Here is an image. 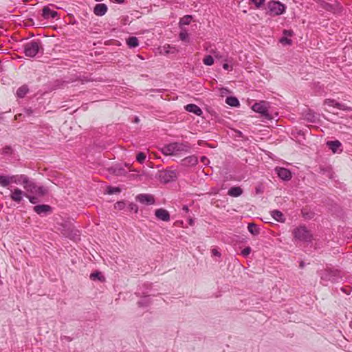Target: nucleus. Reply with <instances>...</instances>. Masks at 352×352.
Instances as JSON below:
<instances>
[{
  "label": "nucleus",
  "mask_w": 352,
  "mask_h": 352,
  "mask_svg": "<svg viewBox=\"0 0 352 352\" xmlns=\"http://www.w3.org/2000/svg\"><path fill=\"white\" fill-rule=\"evenodd\" d=\"M292 234L296 240L302 242H311L313 239L312 234L305 226H300L294 228Z\"/></svg>",
  "instance_id": "f257e3e1"
},
{
  "label": "nucleus",
  "mask_w": 352,
  "mask_h": 352,
  "mask_svg": "<svg viewBox=\"0 0 352 352\" xmlns=\"http://www.w3.org/2000/svg\"><path fill=\"white\" fill-rule=\"evenodd\" d=\"M267 7L268 9V14L272 16H278L285 12L286 6L278 1H270Z\"/></svg>",
  "instance_id": "f03ea898"
},
{
  "label": "nucleus",
  "mask_w": 352,
  "mask_h": 352,
  "mask_svg": "<svg viewBox=\"0 0 352 352\" xmlns=\"http://www.w3.org/2000/svg\"><path fill=\"white\" fill-rule=\"evenodd\" d=\"M42 48L41 43L39 40H32L24 45V53L26 56L33 58Z\"/></svg>",
  "instance_id": "7ed1b4c3"
},
{
  "label": "nucleus",
  "mask_w": 352,
  "mask_h": 352,
  "mask_svg": "<svg viewBox=\"0 0 352 352\" xmlns=\"http://www.w3.org/2000/svg\"><path fill=\"white\" fill-rule=\"evenodd\" d=\"M62 226L61 233L64 236L74 241L80 239L79 231L75 229L72 225L68 223Z\"/></svg>",
  "instance_id": "20e7f679"
},
{
  "label": "nucleus",
  "mask_w": 352,
  "mask_h": 352,
  "mask_svg": "<svg viewBox=\"0 0 352 352\" xmlns=\"http://www.w3.org/2000/svg\"><path fill=\"white\" fill-rule=\"evenodd\" d=\"M268 104L265 101H261L256 102L252 107V110L255 112L259 113L267 120L272 119V116L268 113Z\"/></svg>",
  "instance_id": "39448f33"
},
{
  "label": "nucleus",
  "mask_w": 352,
  "mask_h": 352,
  "mask_svg": "<svg viewBox=\"0 0 352 352\" xmlns=\"http://www.w3.org/2000/svg\"><path fill=\"white\" fill-rule=\"evenodd\" d=\"M340 276V272L338 270L326 269L322 274L321 278L331 282L336 281L337 278Z\"/></svg>",
  "instance_id": "423d86ee"
},
{
  "label": "nucleus",
  "mask_w": 352,
  "mask_h": 352,
  "mask_svg": "<svg viewBox=\"0 0 352 352\" xmlns=\"http://www.w3.org/2000/svg\"><path fill=\"white\" fill-rule=\"evenodd\" d=\"M11 180L12 182L23 184V188L25 190H27L28 188L31 187V185L32 186V181H30L29 178L25 175L11 176Z\"/></svg>",
  "instance_id": "0eeeda50"
},
{
  "label": "nucleus",
  "mask_w": 352,
  "mask_h": 352,
  "mask_svg": "<svg viewBox=\"0 0 352 352\" xmlns=\"http://www.w3.org/2000/svg\"><path fill=\"white\" fill-rule=\"evenodd\" d=\"M324 104L329 107L337 108L340 110L350 111L352 110L351 107H348L344 104L340 103L334 99L327 98L324 100Z\"/></svg>",
  "instance_id": "6e6552de"
},
{
  "label": "nucleus",
  "mask_w": 352,
  "mask_h": 352,
  "mask_svg": "<svg viewBox=\"0 0 352 352\" xmlns=\"http://www.w3.org/2000/svg\"><path fill=\"white\" fill-rule=\"evenodd\" d=\"M136 200L141 204L153 205L155 203V199L152 195L140 194L136 197Z\"/></svg>",
  "instance_id": "1a4fd4ad"
},
{
  "label": "nucleus",
  "mask_w": 352,
  "mask_h": 352,
  "mask_svg": "<svg viewBox=\"0 0 352 352\" xmlns=\"http://www.w3.org/2000/svg\"><path fill=\"white\" fill-rule=\"evenodd\" d=\"M31 187L27 188V191L35 193L39 196H44L47 193V190L43 186H38L32 182Z\"/></svg>",
  "instance_id": "9d476101"
},
{
  "label": "nucleus",
  "mask_w": 352,
  "mask_h": 352,
  "mask_svg": "<svg viewBox=\"0 0 352 352\" xmlns=\"http://www.w3.org/2000/svg\"><path fill=\"white\" fill-rule=\"evenodd\" d=\"M34 211L39 215L47 214L52 212V208L45 204L37 205L34 207Z\"/></svg>",
  "instance_id": "9b49d317"
},
{
  "label": "nucleus",
  "mask_w": 352,
  "mask_h": 352,
  "mask_svg": "<svg viewBox=\"0 0 352 352\" xmlns=\"http://www.w3.org/2000/svg\"><path fill=\"white\" fill-rule=\"evenodd\" d=\"M155 215L157 219L164 221H168L170 220L169 212L164 208L157 209L155 212Z\"/></svg>",
  "instance_id": "f8f14e48"
},
{
  "label": "nucleus",
  "mask_w": 352,
  "mask_h": 352,
  "mask_svg": "<svg viewBox=\"0 0 352 352\" xmlns=\"http://www.w3.org/2000/svg\"><path fill=\"white\" fill-rule=\"evenodd\" d=\"M176 154L179 152H188L190 146L188 142H173Z\"/></svg>",
  "instance_id": "ddd939ff"
},
{
  "label": "nucleus",
  "mask_w": 352,
  "mask_h": 352,
  "mask_svg": "<svg viewBox=\"0 0 352 352\" xmlns=\"http://www.w3.org/2000/svg\"><path fill=\"white\" fill-rule=\"evenodd\" d=\"M42 16L44 19H54L58 16V14L56 11L51 10L48 6H45L43 10Z\"/></svg>",
  "instance_id": "4468645a"
},
{
  "label": "nucleus",
  "mask_w": 352,
  "mask_h": 352,
  "mask_svg": "<svg viewBox=\"0 0 352 352\" xmlns=\"http://www.w3.org/2000/svg\"><path fill=\"white\" fill-rule=\"evenodd\" d=\"M277 174L278 177L283 180H289L292 177L291 172L285 168H279L277 169Z\"/></svg>",
  "instance_id": "2eb2a0df"
},
{
  "label": "nucleus",
  "mask_w": 352,
  "mask_h": 352,
  "mask_svg": "<svg viewBox=\"0 0 352 352\" xmlns=\"http://www.w3.org/2000/svg\"><path fill=\"white\" fill-rule=\"evenodd\" d=\"M182 162V165H184V166H195L197 164L198 159L196 156L191 155V156H188V157H186L184 159H183Z\"/></svg>",
  "instance_id": "dca6fc26"
},
{
  "label": "nucleus",
  "mask_w": 352,
  "mask_h": 352,
  "mask_svg": "<svg viewBox=\"0 0 352 352\" xmlns=\"http://www.w3.org/2000/svg\"><path fill=\"white\" fill-rule=\"evenodd\" d=\"M161 151L165 155H173L176 154L173 142L164 145L161 148Z\"/></svg>",
  "instance_id": "f3484780"
},
{
  "label": "nucleus",
  "mask_w": 352,
  "mask_h": 352,
  "mask_svg": "<svg viewBox=\"0 0 352 352\" xmlns=\"http://www.w3.org/2000/svg\"><path fill=\"white\" fill-rule=\"evenodd\" d=\"M23 191L19 188H15L10 195V198L12 200L20 203L23 199Z\"/></svg>",
  "instance_id": "a211bd4d"
},
{
  "label": "nucleus",
  "mask_w": 352,
  "mask_h": 352,
  "mask_svg": "<svg viewBox=\"0 0 352 352\" xmlns=\"http://www.w3.org/2000/svg\"><path fill=\"white\" fill-rule=\"evenodd\" d=\"M107 11V7L104 3H98L94 7V14L97 16H102L104 15Z\"/></svg>",
  "instance_id": "6ab92c4d"
},
{
  "label": "nucleus",
  "mask_w": 352,
  "mask_h": 352,
  "mask_svg": "<svg viewBox=\"0 0 352 352\" xmlns=\"http://www.w3.org/2000/svg\"><path fill=\"white\" fill-rule=\"evenodd\" d=\"M185 109L188 111L195 113L197 116H201L202 114V110L195 104H188L185 106Z\"/></svg>",
  "instance_id": "aec40b11"
},
{
  "label": "nucleus",
  "mask_w": 352,
  "mask_h": 352,
  "mask_svg": "<svg viewBox=\"0 0 352 352\" xmlns=\"http://www.w3.org/2000/svg\"><path fill=\"white\" fill-rule=\"evenodd\" d=\"M327 146L333 153H336L338 151V149L342 146V144L338 140L328 141L327 142Z\"/></svg>",
  "instance_id": "412c9836"
},
{
  "label": "nucleus",
  "mask_w": 352,
  "mask_h": 352,
  "mask_svg": "<svg viewBox=\"0 0 352 352\" xmlns=\"http://www.w3.org/2000/svg\"><path fill=\"white\" fill-rule=\"evenodd\" d=\"M242 193H243V190L239 186L232 187L228 190V195H230L231 197H239L240 195H242Z\"/></svg>",
  "instance_id": "4be33fe9"
},
{
  "label": "nucleus",
  "mask_w": 352,
  "mask_h": 352,
  "mask_svg": "<svg viewBox=\"0 0 352 352\" xmlns=\"http://www.w3.org/2000/svg\"><path fill=\"white\" fill-rule=\"evenodd\" d=\"M29 92V88L27 85H23L16 90V96L19 98H23Z\"/></svg>",
  "instance_id": "5701e85b"
},
{
  "label": "nucleus",
  "mask_w": 352,
  "mask_h": 352,
  "mask_svg": "<svg viewBox=\"0 0 352 352\" xmlns=\"http://www.w3.org/2000/svg\"><path fill=\"white\" fill-rule=\"evenodd\" d=\"M272 216L275 220H276L278 222L283 223L285 221L283 214L279 210H273L272 212Z\"/></svg>",
  "instance_id": "b1692460"
},
{
  "label": "nucleus",
  "mask_w": 352,
  "mask_h": 352,
  "mask_svg": "<svg viewBox=\"0 0 352 352\" xmlns=\"http://www.w3.org/2000/svg\"><path fill=\"white\" fill-rule=\"evenodd\" d=\"M126 44L129 47H136L139 45V41L135 36H131L126 39Z\"/></svg>",
  "instance_id": "393cba45"
},
{
  "label": "nucleus",
  "mask_w": 352,
  "mask_h": 352,
  "mask_svg": "<svg viewBox=\"0 0 352 352\" xmlns=\"http://www.w3.org/2000/svg\"><path fill=\"white\" fill-rule=\"evenodd\" d=\"M248 231L253 235H258L260 233V229L257 225L254 223H250L248 226Z\"/></svg>",
  "instance_id": "a878e982"
},
{
  "label": "nucleus",
  "mask_w": 352,
  "mask_h": 352,
  "mask_svg": "<svg viewBox=\"0 0 352 352\" xmlns=\"http://www.w3.org/2000/svg\"><path fill=\"white\" fill-rule=\"evenodd\" d=\"M226 102L228 105L231 107H238L240 104L239 100L236 98L232 96L228 97L226 100Z\"/></svg>",
  "instance_id": "bb28decb"
},
{
  "label": "nucleus",
  "mask_w": 352,
  "mask_h": 352,
  "mask_svg": "<svg viewBox=\"0 0 352 352\" xmlns=\"http://www.w3.org/2000/svg\"><path fill=\"white\" fill-rule=\"evenodd\" d=\"M12 182L11 177L0 175V185L6 187Z\"/></svg>",
  "instance_id": "cd10ccee"
},
{
  "label": "nucleus",
  "mask_w": 352,
  "mask_h": 352,
  "mask_svg": "<svg viewBox=\"0 0 352 352\" xmlns=\"http://www.w3.org/2000/svg\"><path fill=\"white\" fill-rule=\"evenodd\" d=\"M192 16L191 15H185L181 18L179 21V26L182 28V25H189L192 21Z\"/></svg>",
  "instance_id": "c85d7f7f"
},
{
  "label": "nucleus",
  "mask_w": 352,
  "mask_h": 352,
  "mask_svg": "<svg viewBox=\"0 0 352 352\" xmlns=\"http://www.w3.org/2000/svg\"><path fill=\"white\" fill-rule=\"evenodd\" d=\"M90 278L94 280L98 279L100 281H104L105 280L104 277L99 272L91 273L90 275Z\"/></svg>",
  "instance_id": "c756f323"
},
{
  "label": "nucleus",
  "mask_w": 352,
  "mask_h": 352,
  "mask_svg": "<svg viewBox=\"0 0 352 352\" xmlns=\"http://www.w3.org/2000/svg\"><path fill=\"white\" fill-rule=\"evenodd\" d=\"M203 63L206 65H208V66H210L214 64V59L212 58V56L210 55H207L206 56L204 59H203Z\"/></svg>",
  "instance_id": "7c9ffc66"
},
{
  "label": "nucleus",
  "mask_w": 352,
  "mask_h": 352,
  "mask_svg": "<svg viewBox=\"0 0 352 352\" xmlns=\"http://www.w3.org/2000/svg\"><path fill=\"white\" fill-rule=\"evenodd\" d=\"M121 190L118 187H112V186H108L107 188V192L109 195H112L114 193H119L120 192Z\"/></svg>",
  "instance_id": "2f4dec72"
},
{
  "label": "nucleus",
  "mask_w": 352,
  "mask_h": 352,
  "mask_svg": "<svg viewBox=\"0 0 352 352\" xmlns=\"http://www.w3.org/2000/svg\"><path fill=\"white\" fill-rule=\"evenodd\" d=\"M146 154L143 152H140L136 156V160L140 164H142L146 160Z\"/></svg>",
  "instance_id": "473e14b6"
},
{
  "label": "nucleus",
  "mask_w": 352,
  "mask_h": 352,
  "mask_svg": "<svg viewBox=\"0 0 352 352\" xmlns=\"http://www.w3.org/2000/svg\"><path fill=\"white\" fill-rule=\"evenodd\" d=\"M250 2L254 3L257 9L261 8L264 5L265 0H250Z\"/></svg>",
  "instance_id": "72a5a7b5"
},
{
  "label": "nucleus",
  "mask_w": 352,
  "mask_h": 352,
  "mask_svg": "<svg viewBox=\"0 0 352 352\" xmlns=\"http://www.w3.org/2000/svg\"><path fill=\"white\" fill-rule=\"evenodd\" d=\"M179 38L183 41H188V33L187 32V31L186 30H182L180 33H179Z\"/></svg>",
  "instance_id": "f704fd0d"
},
{
  "label": "nucleus",
  "mask_w": 352,
  "mask_h": 352,
  "mask_svg": "<svg viewBox=\"0 0 352 352\" xmlns=\"http://www.w3.org/2000/svg\"><path fill=\"white\" fill-rule=\"evenodd\" d=\"M125 203L124 201H117L115 204H114V208L116 210H122L125 207Z\"/></svg>",
  "instance_id": "c9c22d12"
},
{
  "label": "nucleus",
  "mask_w": 352,
  "mask_h": 352,
  "mask_svg": "<svg viewBox=\"0 0 352 352\" xmlns=\"http://www.w3.org/2000/svg\"><path fill=\"white\" fill-rule=\"evenodd\" d=\"M251 252V248L250 247H246L241 251V254L243 256H248Z\"/></svg>",
  "instance_id": "e433bc0d"
},
{
  "label": "nucleus",
  "mask_w": 352,
  "mask_h": 352,
  "mask_svg": "<svg viewBox=\"0 0 352 352\" xmlns=\"http://www.w3.org/2000/svg\"><path fill=\"white\" fill-rule=\"evenodd\" d=\"M129 208L131 210L134 211L135 213L138 212V207L136 204L131 203L129 204Z\"/></svg>",
  "instance_id": "4c0bfd02"
},
{
  "label": "nucleus",
  "mask_w": 352,
  "mask_h": 352,
  "mask_svg": "<svg viewBox=\"0 0 352 352\" xmlns=\"http://www.w3.org/2000/svg\"><path fill=\"white\" fill-rule=\"evenodd\" d=\"M280 43H285L288 45H291L292 43V41L289 38H287V37H283L282 38H280Z\"/></svg>",
  "instance_id": "58836bf2"
},
{
  "label": "nucleus",
  "mask_w": 352,
  "mask_h": 352,
  "mask_svg": "<svg viewBox=\"0 0 352 352\" xmlns=\"http://www.w3.org/2000/svg\"><path fill=\"white\" fill-rule=\"evenodd\" d=\"M30 200V201L32 203V204H36L38 201V199L37 197H34V196H27Z\"/></svg>",
  "instance_id": "ea45409f"
},
{
  "label": "nucleus",
  "mask_w": 352,
  "mask_h": 352,
  "mask_svg": "<svg viewBox=\"0 0 352 352\" xmlns=\"http://www.w3.org/2000/svg\"><path fill=\"white\" fill-rule=\"evenodd\" d=\"M305 209L302 210V216L305 217V218H308V219H311L313 218L314 217V214L313 213H311L310 214H308V213H306L305 212Z\"/></svg>",
  "instance_id": "a19ab883"
},
{
  "label": "nucleus",
  "mask_w": 352,
  "mask_h": 352,
  "mask_svg": "<svg viewBox=\"0 0 352 352\" xmlns=\"http://www.w3.org/2000/svg\"><path fill=\"white\" fill-rule=\"evenodd\" d=\"M294 32L292 30H283V34L287 36H292L293 35Z\"/></svg>",
  "instance_id": "79ce46f5"
},
{
  "label": "nucleus",
  "mask_w": 352,
  "mask_h": 352,
  "mask_svg": "<svg viewBox=\"0 0 352 352\" xmlns=\"http://www.w3.org/2000/svg\"><path fill=\"white\" fill-rule=\"evenodd\" d=\"M212 254L213 256L220 257L221 254L215 248L212 250Z\"/></svg>",
  "instance_id": "37998d69"
},
{
  "label": "nucleus",
  "mask_w": 352,
  "mask_h": 352,
  "mask_svg": "<svg viewBox=\"0 0 352 352\" xmlns=\"http://www.w3.org/2000/svg\"><path fill=\"white\" fill-rule=\"evenodd\" d=\"M263 192V187L261 185H259L256 187V194H261Z\"/></svg>",
  "instance_id": "c03bdc74"
},
{
  "label": "nucleus",
  "mask_w": 352,
  "mask_h": 352,
  "mask_svg": "<svg viewBox=\"0 0 352 352\" xmlns=\"http://www.w3.org/2000/svg\"><path fill=\"white\" fill-rule=\"evenodd\" d=\"M342 291L346 294H349L351 291V288L350 287H343V288H342Z\"/></svg>",
  "instance_id": "a18cd8bd"
},
{
  "label": "nucleus",
  "mask_w": 352,
  "mask_h": 352,
  "mask_svg": "<svg viewBox=\"0 0 352 352\" xmlns=\"http://www.w3.org/2000/svg\"><path fill=\"white\" fill-rule=\"evenodd\" d=\"M223 68L224 69L228 70L230 68V65L228 63H224L223 65Z\"/></svg>",
  "instance_id": "49530a36"
},
{
  "label": "nucleus",
  "mask_w": 352,
  "mask_h": 352,
  "mask_svg": "<svg viewBox=\"0 0 352 352\" xmlns=\"http://www.w3.org/2000/svg\"><path fill=\"white\" fill-rule=\"evenodd\" d=\"M210 52H211V53H213L216 57H218V55L217 54V52H216V51H214V50H211V51H210Z\"/></svg>",
  "instance_id": "de8ad7c7"
},
{
  "label": "nucleus",
  "mask_w": 352,
  "mask_h": 352,
  "mask_svg": "<svg viewBox=\"0 0 352 352\" xmlns=\"http://www.w3.org/2000/svg\"><path fill=\"white\" fill-rule=\"evenodd\" d=\"M116 2L118 3H123L124 1V0H114Z\"/></svg>",
  "instance_id": "09e8293b"
},
{
  "label": "nucleus",
  "mask_w": 352,
  "mask_h": 352,
  "mask_svg": "<svg viewBox=\"0 0 352 352\" xmlns=\"http://www.w3.org/2000/svg\"><path fill=\"white\" fill-rule=\"evenodd\" d=\"M125 166L128 167L131 171H134V170L131 169V166L129 164H126Z\"/></svg>",
  "instance_id": "8fccbe9b"
},
{
  "label": "nucleus",
  "mask_w": 352,
  "mask_h": 352,
  "mask_svg": "<svg viewBox=\"0 0 352 352\" xmlns=\"http://www.w3.org/2000/svg\"><path fill=\"white\" fill-rule=\"evenodd\" d=\"M206 160H207V158L206 157H204V156L201 157V161L203 162H204V161Z\"/></svg>",
  "instance_id": "3c124183"
},
{
  "label": "nucleus",
  "mask_w": 352,
  "mask_h": 352,
  "mask_svg": "<svg viewBox=\"0 0 352 352\" xmlns=\"http://www.w3.org/2000/svg\"><path fill=\"white\" fill-rule=\"evenodd\" d=\"M31 113H32V110H28V114H30Z\"/></svg>",
  "instance_id": "603ef678"
},
{
  "label": "nucleus",
  "mask_w": 352,
  "mask_h": 352,
  "mask_svg": "<svg viewBox=\"0 0 352 352\" xmlns=\"http://www.w3.org/2000/svg\"><path fill=\"white\" fill-rule=\"evenodd\" d=\"M6 149L10 150V147H6V148H4V150H6Z\"/></svg>",
  "instance_id": "864d4df0"
},
{
  "label": "nucleus",
  "mask_w": 352,
  "mask_h": 352,
  "mask_svg": "<svg viewBox=\"0 0 352 352\" xmlns=\"http://www.w3.org/2000/svg\"><path fill=\"white\" fill-rule=\"evenodd\" d=\"M184 209L186 210H188V208L186 206H184Z\"/></svg>",
  "instance_id": "5fc2aeb1"
}]
</instances>
